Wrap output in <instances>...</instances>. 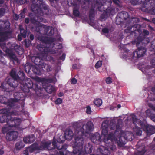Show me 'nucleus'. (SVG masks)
Here are the masks:
<instances>
[{"label":"nucleus","mask_w":155,"mask_h":155,"mask_svg":"<svg viewBox=\"0 0 155 155\" xmlns=\"http://www.w3.org/2000/svg\"><path fill=\"white\" fill-rule=\"evenodd\" d=\"M93 128L92 123L89 121L82 126L80 131H79V128L76 130L74 134L75 140L72 144L74 153H78V155H85L83 150V144L85 137V134L89 133Z\"/></svg>","instance_id":"obj_1"},{"label":"nucleus","mask_w":155,"mask_h":155,"mask_svg":"<svg viewBox=\"0 0 155 155\" xmlns=\"http://www.w3.org/2000/svg\"><path fill=\"white\" fill-rule=\"evenodd\" d=\"M64 138L62 136L60 137L59 139H57L58 143L57 145H56V143H57L55 141H53L51 144L50 141H48L47 142H42L41 143L40 146L38 147L37 143H35L32 146H31L25 151L24 154L25 155H28V152L31 153L34 151L35 153L38 152V151L40 150L47 149L48 150H51L53 148H57L59 152H58V155H66L65 153L66 151L65 150L60 149L61 147H62V144H60L61 143H62L64 141Z\"/></svg>","instance_id":"obj_2"},{"label":"nucleus","mask_w":155,"mask_h":155,"mask_svg":"<svg viewBox=\"0 0 155 155\" xmlns=\"http://www.w3.org/2000/svg\"><path fill=\"white\" fill-rule=\"evenodd\" d=\"M108 121L106 120L104 121L102 124V136L104 137V140L106 143H110V142L114 141L117 142L118 145H120L124 144V141L126 139L129 140H133L132 137L133 134L130 132L126 133V136L122 137L119 136L118 138H113L114 135L112 134H108L107 131L108 123Z\"/></svg>","instance_id":"obj_3"},{"label":"nucleus","mask_w":155,"mask_h":155,"mask_svg":"<svg viewBox=\"0 0 155 155\" xmlns=\"http://www.w3.org/2000/svg\"><path fill=\"white\" fill-rule=\"evenodd\" d=\"M9 26L10 24L8 22L5 23L0 21V42L4 41L9 38V36L10 33L8 31Z\"/></svg>","instance_id":"obj_4"},{"label":"nucleus","mask_w":155,"mask_h":155,"mask_svg":"<svg viewBox=\"0 0 155 155\" xmlns=\"http://www.w3.org/2000/svg\"><path fill=\"white\" fill-rule=\"evenodd\" d=\"M21 121V120L19 119H17L14 120L9 119L8 120H7V124L5 126L3 127L2 132L4 134L5 133L10 129L11 127L13 126H16L19 124Z\"/></svg>","instance_id":"obj_5"},{"label":"nucleus","mask_w":155,"mask_h":155,"mask_svg":"<svg viewBox=\"0 0 155 155\" xmlns=\"http://www.w3.org/2000/svg\"><path fill=\"white\" fill-rule=\"evenodd\" d=\"M146 49L144 48H141L137 49L133 54L134 57L140 58L143 56L146 52Z\"/></svg>","instance_id":"obj_6"},{"label":"nucleus","mask_w":155,"mask_h":155,"mask_svg":"<svg viewBox=\"0 0 155 155\" xmlns=\"http://www.w3.org/2000/svg\"><path fill=\"white\" fill-rule=\"evenodd\" d=\"M18 135V133L16 131L11 132L7 134L6 139L9 141L15 139Z\"/></svg>","instance_id":"obj_7"},{"label":"nucleus","mask_w":155,"mask_h":155,"mask_svg":"<svg viewBox=\"0 0 155 155\" xmlns=\"http://www.w3.org/2000/svg\"><path fill=\"white\" fill-rule=\"evenodd\" d=\"M35 140V137L31 135L30 137H25L24 138V141L25 143H32Z\"/></svg>","instance_id":"obj_8"},{"label":"nucleus","mask_w":155,"mask_h":155,"mask_svg":"<svg viewBox=\"0 0 155 155\" xmlns=\"http://www.w3.org/2000/svg\"><path fill=\"white\" fill-rule=\"evenodd\" d=\"M73 133L72 131L70 130H67L65 133V138L66 140H70L72 138Z\"/></svg>","instance_id":"obj_9"},{"label":"nucleus","mask_w":155,"mask_h":155,"mask_svg":"<svg viewBox=\"0 0 155 155\" xmlns=\"http://www.w3.org/2000/svg\"><path fill=\"white\" fill-rule=\"evenodd\" d=\"M88 134L89 135V136L90 137V138L93 142L96 143L97 140L99 139V136L98 134L96 136L94 134L91 133Z\"/></svg>","instance_id":"obj_10"},{"label":"nucleus","mask_w":155,"mask_h":155,"mask_svg":"<svg viewBox=\"0 0 155 155\" xmlns=\"http://www.w3.org/2000/svg\"><path fill=\"white\" fill-rule=\"evenodd\" d=\"M147 135L153 134L155 133V127L150 126L147 128Z\"/></svg>","instance_id":"obj_11"},{"label":"nucleus","mask_w":155,"mask_h":155,"mask_svg":"<svg viewBox=\"0 0 155 155\" xmlns=\"http://www.w3.org/2000/svg\"><path fill=\"white\" fill-rule=\"evenodd\" d=\"M100 151L102 155H109L110 153L109 150L104 147H102L100 149Z\"/></svg>","instance_id":"obj_12"},{"label":"nucleus","mask_w":155,"mask_h":155,"mask_svg":"<svg viewBox=\"0 0 155 155\" xmlns=\"http://www.w3.org/2000/svg\"><path fill=\"white\" fill-rule=\"evenodd\" d=\"M94 103L96 106L99 107L102 105V101L101 99L97 98L94 100Z\"/></svg>","instance_id":"obj_13"},{"label":"nucleus","mask_w":155,"mask_h":155,"mask_svg":"<svg viewBox=\"0 0 155 155\" xmlns=\"http://www.w3.org/2000/svg\"><path fill=\"white\" fill-rule=\"evenodd\" d=\"M6 117L8 119L6 120L7 122V120H8L9 119H11V117H12L10 115H4L0 117V122L1 123H3L5 122V120L4 118Z\"/></svg>","instance_id":"obj_14"},{"label":"nucleus","mask_w":155,"mask_h":155,"mask_svg":"<svg viewBox=\"0 0 155 155\" xmlns=\"http://www.w3.org/2000/svg\"><path fill=\"white\" fill-rule=\"evenodd\" d=\"M132 4L134 5H136L142 3H145V0H132Z\"/></svg>","instance_id":"obj_15"},{"label":"nucleus","mask_w":155,"mask_h":155,"mask_svg":"<svg viewBox=\"0 0 155 155\" xmlns=\"http://www.w3.org/2000/svg\"><path fill=\"white\" fill-rule=\"evenodd\" d=\"M40 26H41V29L42 28H46V29H48H48H49L50 28V30H51L50 34L51 35H52L54 34V29L53 28H50L49 27H47L46 26H45L43 25H40Z\"/></svg>","instance_id":"obj_16"},{"label":"nucleus","mask_w":155,"mask_h":155,"mask_svg":"<svg viewBox=\"0 0 155 155\" xmlns=\"http://www.w3.org/2000/svg\"><path fill=\"white\" fill-rule=\"evenodd\" d=\"M5 114L6 115H10V112L8 111L7 109H3L0 110V114Z\"/></svg>","instance_id":"obj_17"},{"label":"nucleus","mask_w":155,"mask_h":155,"mask_svg":"<svg viewBox=\"0 0 155 155\" xmlns=\"http://www.w3.org/2000/svg\"><path fill=\"white\" fill-rule=\"evenodd\" d=\"M15 148L17 149H20L24 147V146L21 142H19L15 144Z\"/></svg>","instance_id":"obj_18"},{"label":"nucleus","mask_w":155,"mask_h":155,"mask_svg":"<svg viewBox=\"0 0 155 155\" xmlns=\"http://www.w3.org/2000/svg\"><path fill=\"white\" fill-rule=\"evenodd\" d=\"M85 150L86 153H91L92 151L91 146H89V147H85Z\"/></svg>","instance_id":"obj_19"},{"label":"nucleus","mask_w":155,"mask_h":155,"mask_svg":"<svg viewBox=\"0 0 155 155\" xmlns=\"http://www.w3.org/2000/svg\"><path fill=\"white\" fill-rule=\"evenodd\" d=\"M102 62L101 61H99L96 64L95 67L96 68H100L102 65Z\"/></svg>","instance_id":"obj_20"},{"label":"nucleus","mask_w":155,"mask_h":155,"mask_svg":"<svg viewBox=\"0 0 155 155\" xmlns=\"http://www.w3.org/2000/svg\"><path fill=\"white\" fill-rule=\"evenodd\" d=\"M11 75V76L14 79H17V76H16V73L15 71L14 70H12L11 72L10 73Z\"/></svg>","instance_id":"obj_21"},{"label":"nucleus","mask_w":155,"mask_h":155,"mask_svg":"<svg viewBox=\"0 0 155 155\" xmlns=\"http://www.w3.org/2000/svg\"><path fill=\"white\" fill-rule=\"evenodd\" d=\"M11 81L12 82H13V83H16L17 84L16 85H15L14 84H13V83H12V84H11L10 83L9 84V85L11 86V87H16L18 85V83H17V81L16 80L15 81L13 79H12L11 80Z\"/></svg>","instance_id":"obj_22"},{"label":"nucleus","mask_w":155,"mask_h":155,"mask_svg":"<svg viewBox=\"0 0 155 155\" xmlns=\"http://www.w3.org/2000/svg\"><path fill=\"white\" fill-rule=\"evenodd\" d=\"M86 112L88 114H90L91 113V110L90 107L88 106L86 107Z\"/></svg>","instance_id":"obj_23"},{"label":"nucleus","mask_w":155,"mask_h":155,"mask_svg":"<svg viewBox=\"0 0 155 155\" xmlns=\"http://www.w3.org/2000/svg\"><path fill=\"white\" fill-rule=\"evenodd\" d=\"M20 32L21 34L22 35L23 37L24 38H25L26 36V33L25 31L22 29H21V27L20 28Z\"/></svg>","instance_id":"obj_24"},{"label":"nucleus","mask_w":155,"mask_h":155,"mask_svg":"<svg viewBox=\"0 0 155 155\" xmlns=\"http://www.w3.org/2000/svg\"><path fill=\"white\" fill-rule=\"evenodd\" d=\"M55 102L56 104H59L62 103V100L61 98H58L55 101Z\"/></svg>","instance_id":"obj_25"},{"label":"nucleus","mask_w":155,"mask_h":155,"mask_svg":"<svg viewBox=\"0 0 155 155\" xmlns=\"http://www.w3.org/2000/svg\"><path fill=\"white\" fill-rule=\"evenodd\" d=\"M135 133L136 134L139 136H140L141 133L142 131L140 130H139V129L137 128L135 130Z\"/></svg>","instance_id":"obj_26"},{"label":"nucleus","mask_w":155,"mask_h":155,"mask_svg":"<svg viewBox=\"0 0 155 155\" xmlns=\"http://www.w3.org/2000/svg\"><path fill=\"white\" fill-rule=\"evenodd\" d=\"M106 82L108 84H110L112 82V79L110 77L107 78L106 79Z\"/></svg>","instance_id":"obj_27"},{"label":"nucleus","mask_w":155,"mask_h":155,"mask_svg":"<svg viewBox=\"0 0 155 155\" xmlns=\"http://www.w3.org/2000/svg\"><path fill=\"white\" fill-rule=\"evenodd\" d=\"M145 152V151L143 150L141 151H139L137 154L135 155H143Z\"/></svg>","instance_id":"obj_28"},{"label":"nucleus","mask_w":155,"mask_h":155,"mask_svg":"<svg viewBox=\"0 0 155 155\" xmlns=\"http://www.w3.org/2000/svg\"><path fill=\"white\" fill-rule=\"evenodd\" d=\"M74 15L75 16H78L79 15V12L78 10L74 9L73 10Z\"/></svg>","instance_id":"obj_29"},{"label":"nucleus","mask_w":155,"mask_h":155,"mask_svg":"<svg viewBox=\"0 0 155 155\" xmlns=\"http://www.w3.org/2000/svg\"><path fill=\"white\" fill-rule=\"evenodd\" d=\"M71 83L73 84H76L77 82V80L75 78H73L71 80Z\"/></svg>","instance_id":"obj_30"},{"label":"nucleus","mask_w":155,"mask_h":155,"mask_svg":"<svg viewBox=\"0 0 155 155\" xmlns=\"http://www.w3.org/2000/svg\"><path fill=\"white\" fill-rule=\"evenodd\" d=\"M45 67L46 69L48 71H50L51 70V67L48 66V65L46 64Z\"/></svg>","instance_id":"obj_31"},{"label":"nucleus","mask_w":155,"mask_h":155,"mask_svg":"<svg viewBox=\"0 0 155 155\" xmlns=\"http://www.w3.org/2000/svg\"><path fill=\"white\" fill-rule=\"evenodd\" d=\"M4 51L6 52L7 53H9V49H8L7 47H5V48H3Z\"/></svg>","instance_id":"obj_32"},{"label":"nucleus","mask_w":155,"mask_h":155,"mask_svg":"<svg viewBox=\"0 0 155 155\" xmlns=\"http://www.w3.org/2000/svg\"><path fill=\"white\" fill-rule=\"evenodd\" d=\"M19 16L21 18H23L25 17V13L24 12H22L19 15Z\"/></svg>","instance_id":"obj_33"},{"label":"nucleus","mask_w":155,"mask_h":155,"mask_svg":"<svg viewBox=\"0 0 155 155\" xmlns=\"http://www.w3.org/2000/svg\"><path fill=\"white\" fill-rule=\"evenodd\" d=\"M102 31L104 33H107L108 32V30L107 28H104L103 29Z\"/></svg>","instance_id":"obj_34"},{"label":"nucleus","mask_w":155,"mask_h":155,"mask_svg":"<svg viewBox=\"0 0 155 155\" xmlns=\"http://www.w3.org/2000/svg\"><path fill=\"white\" fill-rule=\"evenodd\" d=\"M39 81L42 82V83L47 81V80L45 79H40Z\"/></svg>","instance_id":"obj_35"},{"label":"nucleus","mask_w":155,"mask_h":155,"mask_svg":"<svg viewBox=\"0 0 155 155\" xmlns=\"http://www.w3.org/2000/svg\"><path fill=\"white\" fill-rule=\"evenodd\" d=\"M143 33L145 35H147L149 34L148 31L146 30H144L143 31Z\"/></svg>","instance_id":"obj_36"},{"label":"nucleus","mask_w":155,"mask_h":155,"mask_svg":"<svg viewBox=\"0 0 155 155\" xmlns=\"http://www.w3.org/2000/svg\"><path fill=\"white\" fill-rule=\"evenodd\" d=\"M38 21H41L44 22H46V21L43 20L42 18H38Z\"/></svg>","instance_id":"obj_37"},{"label":"nucleus","mask_w":155,"mask_h":155,"mask_svg":"<svg viewBox=\"0 0 155 155\" xmlns=\"http://www.w3.org/2000/svg\"><path fill=\"white\" fill-rule=\"evenodd\" d=\"M152 120L155 122V115H153L151 117Z\"/></svg>","instance_id":"obj_38"},{"label":"nucleus","mask_w":155,"mask_h":155,"mask_svg":"<svg viewBox=\"0 0 155 155\" xmlns=\"http://www.w3.org/2000/svg\"><path fill=\"white\" fill-rule=\"evenodd\" d=\"M18 18V16L17 14L15 15L14 16V18L15 20H17Z\"/></svg>","instance_id":"obj_39"},{"label":"nucleus","mask_w":155,"mask_h":155,"mask_svg":"<svg viewBox=\"0 0 155 155\" xmlns=\"http://www.w3.org/2000/svg\"><path fill=\"white\" fill-rule=\"evenodd\" d=\"M101 7H99L98 6V8L99 10L101 11H103V9L104 8L103 6H101Z\"/></svg>","instance_id":"obj_40"},{"label":"nucleus","mask_w":155,"mask_h":155,"mask_svg":"<svg viewBox=\"0 0 155 155\" xmlns=\"http://www.w3.org/2000/svg\"><path fill=\"white\" fill-rule=\"evenodd\" d=\"M18 39L19 41H21L22 39H21V35H18Z\"/></svg>","instance_id":"obj_41"},{"label":"nucleus","mask_w":155,"mask_h":155,"mask_svg":"<svg viewBox=\"0 0 155 155\" xmlns=\"http://www.w3.org/2000/svg\"><path fill=\"white\" fill-rule=\"evenodd\" d=\"M42 54H41V56H40L39 57L40 58L42 59H46V58H45V56H42Z\"/></svg>","instance_id":"obj_42"},{"label":"nucleus","mask_w":155,"mask_h":155,"mask_svg":"<svg viewBox=\"0 0 155 155\" xmlns=\"http://www.w3.org/2000/svg\"><path fill=\"white\" fill-rule=\"evenodd\" d=\"M25 22L27 23H28L29 22V19L28 18H26L25 19Z\"/></svg>","instance_id":"obj_43"},{"label":"nucleus","mask_w":155,"mask_h":155,"mask_svg":"<svg viewBox=\"0 0 155 155\" xmlns=\"http://www.w3.org/2000/svg\"><path fill=\"white\" fill-rule=\"evenodd\" d=\"M114 2L115 3L118 4L119 1L118 0H113Z\"/></svg>","instance_id":"obj_44"},{"label":"nucleus","mask_w":155,"mask_h":155,"mask_svg":"<svg viewBox=\"0 0 155 155\" xmlns=\"http://www.w3.org/2000/svg\"><path fill=\"white\" fill-rule=\"evenodd\" d=\"M30 38L31 40H33L34 39V35H31L30 36Z\"/></svg>","instance_id":"obj_45"},{"label":"nucleus","mask_w":155,"mask_h":155,"mask_svg":"<svg viewBox=\"0 0 155 155\" xmlns=\"http://www.w3.org/2000/svg\"><path fill=\"white\" fill-rule=\"evenodd\" d=\"M150 113V110H147L146 111V113L147 114L148 116H149L150 115L149 114H148Z\"/></svg>","instance_id":"obj_46"},{"label":"nucleus","mask_w":155,"mask_h":155,"mask_svg":"<svg viewBox=\"0 0 155 155\" xmlns=\"http://www.w3.org/2000/svg\"><path fill=\"white\" fill-rule=\"evenodd\" d=\"M63 95V94L61 93H59L58 96L60 97H61Z\"/></svg>","instance_id":"obj_47"},{"label":"nucleus","mask_w":155,"mask_h":155,"mask_svg":"<svg viewBox=\"0 0 155 155\" xmlns=\"http://www.w3.org/2000/svg\"><path fill=\"white\" fill-rule=\"evenodd\" d=\"M3 151L2 150H0V155H2L3 154Z\"/></svg>","instance_id":"obj_48"},{"label":"nucleus","mask_w":155,"mask_h":155,"mask_svg":"<svg viewBox=\"0 0 155 155\" xmlns=\"http://www.w3.org/2000/svg\"><path fill=\"white\" fill-rule=\"evenodd\" d=\"M152 14L153 15H155V9H154L152 11Z\"/></svg>","instance_id":"obj_49"},{"label":"nucleus","mask_w":155,"mask_h":155,"mask_svg":"<svg viewBox=\"0 0 155 155\" xmlns=\"http://www.w3.org/2000/svg\"><path fill=\"white\" fill-rule=\"evenodd\" d=\"M80 122L82 124H84L85 122L84 120H81L80 121Z\"/></svg>","instance_id":"obj_50"},{"label":"nucleus","mask_w":155,"mask_h":155,"mask_svg":"<svg viewBox=\"0 0 155 155\" xmlns=\"http://www.w3.org/2000/svg\"><path fill=\"white\" fill-rule=\"evenodd\" d=\"M2 53V52H1V51L0 50V59L1 58L2 60L3 59V58H2V57L1 56V54Z\"/></svg>","instance_id":"obj_51"},{"label":"nucleus","mask_w":155,"mask_h":155,"mask_svg":"<svg viewBox=\"0 0 155 155\" xmlns=\"http://www.w3.org/2000/svg\"><path fill=\"white\" fill-rule=\"evenodd\" d=\"M121 107V105L120 104H118V105H117V107L119 108H120Z\"/></svg>","instance_id":"obj_52"},{"label":"nucleus","mask_w":155,"mask_h":155,"mask_svg":"<svg viewBox=\"0 0 155 155\" xmlns=\"http://www.w3.org/2000/svg\"><path fill=\"white\" fill-rule=\"evenodd\" d=\"M76 65H74L73 66V68H76Z\"/></svg>","instance_id":"obj_53"},{"label":"nucleus","mask_w":155,"mask_h":155,"mask_svg":"<svg viewBox=\"0 0 155 155\" xmlns=\"http://www.w3.org/2000/svg\"><path fill=\"white\" fill-rule=\"evenodd\" d=\"M46 48H45L44 49H43L45 52H46V51H45L46 50Z\"/></svg>","instance_id":"obj_54"},{"label":"nucleus","mask_w":155,"mask_h":155,"mask_svg":"<svg viewBox=\"0 0 155 155\" xmlns=\"http://www.w3.org/2000/svg\"><path fill=\"white\" fill-rule=\"evenodd\" d=\"M39 46H37V48H38V49H39V50H41V49H39L38 48H39Z\"/></svg>","instance_id":"obj_55"},{"label":"nucleus","mask_w":155,"mask_h":155,"mask_svg":"<svg viewBox=\"0 0 155 155\" xmlns=\"http://www.w3.org/2000/svg\"><path fill=\"white\" fill-rule=\"evenodd\" d=\"M124 135V133H122V134H121V135H122V136H123Z\"/></svg>","instance_id":"obj_56"},{"label":"nucleus","mask_w":155,"mask_h":155,"mask_svg":"<svg viewBox=\"0 0 155 155\" xmlns=\"http://www.w3.org/2000/svg\"><path fill=\"white\" fill-rule=\"evenodd\" d=\"M52 87L51 86H49V87H48V88H51V87Z\"/></svg>","instance_id":"obj_57"},{"label":"nucleus","mask_w":155,"mask_h":155,"mask_svg":"<svg viewBox=\"0 0 155 155\" xmlns=\"http://www.w3.org/2000/svg\"><path fill=\"white\" fill-rule=\"evenodd\" d=\"M153 149L154 150H155V147H153Z\"/></svg>","instance_id":"obj_58"},{"label":"nucleus","mask_w":155,"mask_h":155,"mask_svg":"<svg viewBox=\"0 0 155 155\" xmlns=\"http://www.w3.org/2000/svg\"><path fill=\"white\" fill-rule=\"evenodd\" d=\"M41 15H42L43 14V13H41Z\"/></svg>","instance_id":"obj_59"},{"label":"nucleus","mask_w":155,"mask_h":155,"mask_svg":"<svg viewBox=\"0 0 155 155\" xmlns=\"http://www.w3.org/2000/svg\"><path fill=\"white\" fill-rule=\"evenodd\" d=\"M53 91V90H51V91H49V92H51V91Z\"/></svg>","instance_id":"obj_60"},{"label":"nucleus","mask_w":155,"mask_h":155,"mask_svg":"<svg viewBox=\"0 0 155 155\" xmlns=\"http://www.w3.org/2000/svg\"><path fill=\"white\" fill-rule=\"evenodd\" d=\"M10 56H11V57H12V55H10Z\"/></svg>","instance_id":"obj_61"},{"label":"nucleus","mask_w":155,"mask_h":155,"mask_svg":"<svg viewBox=\"0 0 155 155\" xmlns=\"http://www.w3.org/2000/svg\"><path fill=\"white\" fill-rule=\"evenodd\" d=\"M60 48H61V45H60Z\"/></svg>","instance_id":"obj_62"},{"label":"nucleus","mask_w":155,"mask_h":155,"mask_svg":"<svg viewBox=\"0 0 155 155\" xmlns=\"http://www.w3.org/2000/svg\"><path fill=\"white\" fill-rule=\"evenodd\" d=\"M50 155H54V154H51Z\"/></svg>","instance_id":"obj_63"},{"label":"nucleus","mask_w":155,"mask_h":155,"mask_svg":"<svg viewBox=\"0 0 155 155\" xmlns=\"http://www.w3.org/2000/svg\"><path fill=\"white\" fill-rule=\"evenodd\" d=\"M154 140H155V138H154Z\"/></svg>","instance_id":"obj_64"}]
</instances>
